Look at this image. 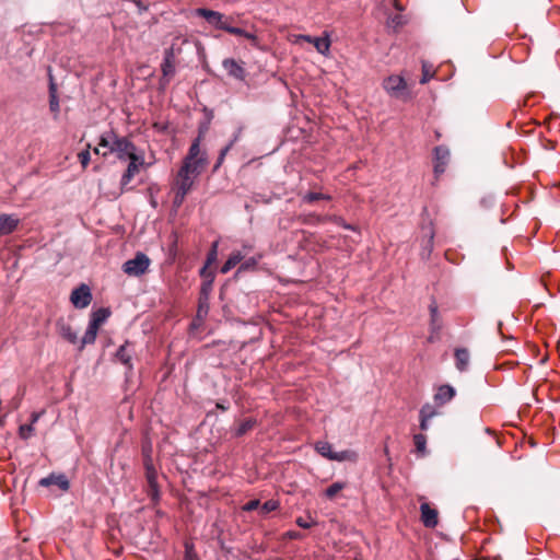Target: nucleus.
<instances>
[{
	"mask_svg": "<svg viewBox=\"0 0 560 560\" xmlns=\"http://www.w3.org/2000/svg\"><path fill=\"white\" fill-rule=\"evenodd\" d=\"M206 164L207 156L200 150V137H198L191 143L172 184V189L175 192L173 203L176 208L183 205L187 194L191 190L195 180L200 175Z\"/></svg>",
	"mask_w": 560,
	"mask_h": 560,
	"instance_id": "nucleus-1",
	"label": "nucleus"
},
{
	"mask_svg": "<svg viewBox=\"0 0 560 560\" xmlns=\"http://www.w3.org/2000/svg\"><path fill=\"white\" fill-rule=\"evenodd\" d=\"M384 91L394 98L408 100L410 97V89L402 75L390 74L382 82Z\"/></svg>",
	"mask_w": 560,
	"mask_h": 560,
	"instance_id": "nucleus-2",
	"label": "nucleus"
},
{
	"mask_svg": "<svg viewBox=\"0 0 560 560\" xmlns=\"http://www.w3.org/2000/svg\"><path fill=\"white\" fill-rule=\"evenodd\" d=\"M315 450L318 454L329 460L336 462H357L358 454L354 451L346 450L341 452H334L330 443L326 441H318L315 444Z\"/></svg>",
	"mask_w": 560,
	"mask_h": 560,
	"instance_id": "nucleus-3",
	"label": "nucleus"
},
{
	"mask_svg": "<svg viewBox=\"0 0 560 560\" xmlns=\"http://www.w3.org/2000/svg\"><path fill=\"white\" fill-rule=\"evenodd\" d=\"M151 260L141 252H138L132 259L124 262L122 271L129 277H141L149 270Z\"/></svg>",
	"mask_w": 560,
	"mask_h": 560,
	"instance_id": "nucleus-4",
	"label": "nucleus"
},
{
	"mask_svg": "<svg viewBox=\"0 0 560 560\" xmlns=\"http://www.w3.org/2000/svg\"><path fill=\"white\" fill-rule=\"evenodd\" d=\"M195 14L203 18L209 24L222 31H226L229 23L232 22V18H226L221 12L210 9H196Z\"/></svg>",
	"mask_w": 560,
	"mask_h": 560,
	"instance_id": "nucleus-5",
	"label": "nucleus"
},
{
	"mask_svg": "<svg viewBox=\"0 0 560 560\" xmlns=\"http://www.w3.org/2000/svg\"><path fill=\"white\" fill-rule=\"evenodd\" d=\"M110 153H116L119 160L131 159L138 154L136 145L126 137H118L113 140Z\"/></svg>",
	"mask_w": 560,
	"mask_h": 560,
	"instance_id": "nucleus-6",
	"label": "nucleus"
},
{
	"mask_svg": "<svg viewBox=\"0 0 560 560\" xmlns=\"http://www.w3.org/2000/svg\"><path fill=\"white\" fill-rule=\"evenodd\" d=\"M301 247L312 254H319L328 249L327 241L315 233L303 232Z\"/></svg>",
	"mask_w": 560,
	"mask_h": 560,
	"instance_id": "nucleus-7",
	"label": "nucleus"
},
{
	"mask_svg": "<svg viewBox=\"0 0 560 560\" xmlns=\"http://www.w3.org/2000/svg\"><path fill=\"white\" fill-rule=\"evenodd\" d=\"M92 301L91 289L86 284L75 288L70 295V302L75 308H85Z\"/></svg>",
	"mask_w": 560,
	"mask_h": 560,
	"instance_id": "nucleus-8",
	"label": "nucleus"
},
{
	"mask_svg": "<svg viewBox=\"0 0 560 560\" xmlns=\"http://www.w3.org/2000/svg\"><path fill=\"white\" fill-rule=\"evenodd\" d=\"M222 67L231 78L245 81L247 72L243 61H238L234 58H225L222 61Z\"/></svg>",
	"mask_w": 560,
	"mask_h": 560,
	"instance_id": "nucleus-9",
	"label": "nucleus"
},
{
	"mask_svg": "<svg viewBox=\"0 0 560 560\" xmlns=\"http://www.w3.org/2000/svg\"><path fill=\"white\" fill-rule=\"evenodd\" d=\"M143 164H144L143 154H136V155H132L131 159H129V164L127 166V170L121 177V186L122 187L127 186L131 182V179L135 177V175L139 173L140 167Z\"/></svg>",
	"mask_w": 560,
	"mask_h": 560,
	"instance_id": "nucleus-10",
	"label": "nucleus"
},
{
	"mask_svg": "<svg viewBox=\"0 0 560 560\" xmlns=\"http://www.w3.org/2000/svg\"><path fill=\"white\" fill-rule=\"evenodd\" d=\"M421 522L428 528H434L439 523V513L435 509L431 508L429 503L424 502L420 505Z\"/></svg>",
	"mask_w": 560,
	"mask_h": 560,
	"instance_id": "nucleus-11",
	"label": "nucleus"
},
{
	"mask_svg": "<svg viewBox=\"0 0 560 560\" xmlns=\"http://www.w3.org/2000/svg\"><path fill=\"white\" fill-rule=\"evenodd\" d=\"M450 159V151L444 147H436L434 150V172L436 175L444 173Z\"/></svg>",
	"mask_w": 560,
	"mask_h": 560,
	"instance_id": "nucleus-12",
	"label": "nucleus"
},
{
	"mask_svg": "<svg viewBox=\"0 0 560 560\" xmlns=\"http://www.w3.org/2000/svg\"><path fill=\"white\" fill-rule=\"evenodd\" d=\"M20 223V219L14 214H0V236L14 232Z\"/></svg>",
	"mask_w": 560,
	"mask_h": 560,
	"instance_id": "nucleus-13",
	"label": "nucleus"
},
{
	"mask_svg": "<svg viewBox=\"0 0 560 560\" xmlns=\"http://www.w3.org/2000/svg\"><path fill=\"white\" fill-rule=\"evenodd\" d=\"M312 45L315 47L318 54L324 57L330 56L331 39L329 32H323V35L312 40Z\"/></svg>",
	"mask_w": 560,
	"mask_h": 560,
	"instance_id": "nucleus-14",
	"label": "nucleus"
},
{
	"mask_svg": "<svg viewBox=\"0 0 560 560\" xmlns=\"http://www.w3.org/2000/svg\"><path fill=\"white\" fill-rule=\"evenodd\" d=\"M455 396V389L451 385H441L436 388L434 394V402L438 406H443L450 402Z\"/></svg>",
	"mask_w": 560,
	"mask_h": 560,
	"instance_id": "nucleus-15",
	"label": "nucleus"
},
{
	"mask_svg": "<svg viewBox=\"0 0 560 560\" xmlns=\"http://www.w3.org/2000/svg\"><path fill=\"white\" fill-rule=\"evenodd\" d=\"M438 415L436 408L431 404H424L419 412L420 429L427 431L429 429V421Z\"/></svg>",
	"mask_w": 560,
	"mask_h": 560,
	"instance_id": "nucleus-16",
	"label": "nucleus"
},
{
	"mask_svg": "<svg viewBox=\"0 0 560 560\" xmlns=\"http://www.w3.org/2000/svg\"><path fill=\"white\" fill-rule=\"evenodd\" d=\"M225 32L229 33V34L235 35V36H241V37L246 38L256 48L260 47L259 46V38L257 37V35L255 33L248 32V31H246L244 28H241V27L233 26L231 24V22L229 23L228 28H226Z\"/></svg>",
	"mask_w": 560,
	"mask_h": 560,
	"instance_id": "nucleus-17",
	"label": "nucleus"
},
{
	"mask_svg": "<svg viewBox=\"0 0 560 560\" xmlns=\"http://www.w3.org/2000/svg\"><path fill=\"white\" fill-rule=\"evenodd\" d=\"M163 77L172 78L175 74V58L174 50L170 48L165 51V57L161 66Z\"/></svg>",
	"mask_w": 560,
	"mask_h": 560,
	"instance_id": "nucleus-18",
	"label": "nucleus"
},
{
	"mask_svg": "<svg viewBox=\"0 0 560 560\" xmlns=\"http://www.w3.org/2000/svg\"><path fill=\"white\" fill-rule=\"evenodd\" d=\"M59 335L68 342L75 345L78 342V335L72 327L63 322L57 324Z\"/></svg>",
	"mask_w": 560,
	"mask_h": 560,
	"instance_id": "nucleus-19",
	"label": "nucleus"
},
{
	"mask_svg": "<svg viewBox=\"0 0 560 560\" xmlns=\"http://www.w3.org/2000/svg\"><path fill=\"white\" fill-rule=\"evenodd\" d=\"M110 316V311L108 308H98L91 314V319L89 325L100 329V327L106 322V319Z\"/></svg>",
	"mask_w": 560,
	"mask_h": 560,
	"instance_id": "nucleus-20",
	"label": "nucleus"
},
{
	"mask_svg": "<svg viewBox=\"0 0 560 560\" xmlns=\"http://www.w3.org/2000/svg\"><path fill=\"white\" fill-rule=\"evenodd\" d=\"M39 485L45 487H48L50 485H57L62 490H67L69 488V481L63 475H50L46 478L40 479Z\"/></svg>",
	"mask_w": 560,
	"mask_h": 560,
	"instance_id": "nucleus-21",
	"label": "nucleus"
},
{
	"mask_svg": "<svg viewBox=\"0 0 560 560\" xmlns=\"http://www.w3.org/2000/svg\"><path fill=\"white\" fill-rule=\"evenodd\" d=\"M429 311H430V326H431V331L433 334H438L442 327V320H441V317H440V314H439V310H438V305L435 302H432L429 306Z\"/></svg>",
	"mask_w": 560,
	"mask_h": 560,
	"instance_id": "nucleus-22",
	"label": "nucleus"
},
{
	"mask_svg": "<svg viewBox=\"0 0 560 560\" xmlns=\"http://www.w3.org/2000/svg\"><path fill=\"white\" fill-rule=\"evenodd\" d=\"M144 467H145V477L148 481L149 488H154L155 485H158V472L156 469L153 466V463L149 455L147 456L144 460Z\"/></svg>",
	"mask_w": 560,
	"mask_h": 560,
	"instance_id": "nucleus-23",
	"label": "nucleus"
},
{
	"mask_svg": "<svg viewBox=\"0 0 560 560\" xmlns=\"http://www.w3.org/2000/svg\"><path fill=\"white\" fill-rule=\"evenodd\" d=\"M456 368L459 371H465L469 363V352L465 348H458L455 350Z\"/></svg>",
	"mask_w": 560,
	"mask_h": 560,
	"instance_id": "nucleus-24",
	"label": "nucleus"
},
{
	"mask_svg": "<svg viewBox=\"0 0 560 560\" xmlns=\"http://www.w3.org/2000/svg\"><path fill=\"white\" fill-rule=\"evenodd\" d=\"M244 258V255L241 252H233L228 260L221 267L222 273H228L231 269H233L236 265H238Z\"/></svg>",
	"mask_w": 560,
	"mask_h": 560,
	"instance_id": "nucleus-25",
	"label": "nucleus"
},
{
	"mask_svg": "<svg viewBox=\"0 0 560 560\" xmlns=\"http://www.w3.org/2000/svg\"><path fill=\"white\" fill-rule=\"evenodd\" d=\"M413 444L419 455L423 456L427 453V436L422 433L413 435Z\"/></svg>",
	"mask_w": 560,
	"mask_h": 560,
	"instance_id": "nucleus-26",
	"label": "nucleus"
},
{
	"mask_svg": "<svg viewBox=\"0 0 560 560\" xmlns=\"http://www.w3.org/2000/svg\"><path fill=\"white\" fill-rule=\"evenodd\" d=\"M127 348L128 342L120 346L119 349L117 350L116 357L122 364L131 369V354L128 352Z\"/></svg>",
	"mask_w": 560,
	"mask_h": 560,
	"instance_id": "nucleus-27",
	"label": "nucleus"
},
{
	"mask_svg": "<svg viewBox=\"0 0 560 560\" xmlns=\"http://www.w3.org/2000/svg\"><path fill=\"white\" fill-rule=\"evenodd\" d=\"M115 138H118L113 131L103 133L98 141V147L107 148L108 152H103V156H107L108 153H110V145L113 143V140Z\"/></svg>",
	"mask_w": 560,
	"mask_h": 560,
	"instance_id": "nucleus-28",
	"label": "nucleus"
},
{
	"mask_svg": "<svg viewBox=\"0 0 560 560\" xmlns=\"http://www.w3.org/2000/svg\"><path fill=\"white\" fill-rule=\"evenodd\" d=\"M330 199H331V197L329 195L322 194V192H313V191H310L302 197V201L304 203H313L317 200H330Z\"/></svg>",
	"mask_w": 560,
	"mask_h": 560,
	"instance_id": "nucleus-29",
	"label": "nucleus"
},
{
	"mask_svg": "<svg viewBox=\"0 0 560 560\" xmlns=\"http://www.w3.org/2000/svg\"><path fill=\"white\" fill-rule=\"evenodd\" d=\"M98 329L89 325L88 329L82 338V345L81 348H83L85 345L94 343L96 336H97Z\"/></svg>",
	"mask_w": 560,
	"mask_h": 560,
	"instance_id": "nucleus-30",
	"label": "nucleus"
},
{
	"mask_svg": "<svg viewBox=\"0 0 560 560\" xmlns=\"http://www.w3.org/2000/svg\"><path fill=\"white\" fill-rule=\"evenodd\" d=\"M346 488V482H341V481H337V482H334L332 485H330L326 490H325V495L328 498V499H334L341 490H343Z\"/></svg>",
	"mask_w": 560,
	"mask_h": 560,
	"instance_id": "nucleus-31",
	"label": "nucleus"
},
{
	"mask_svg": "<svg viewBox=\"0 0 560 560\" xmlns=\"http://www.w3.org/2000/svg\"><path fill=\"white\" fill-rule=\"evenodd\" d=\"M301 221L306 224H319V223L329 221V215H319V214L312 213V214L303 217Z\"/></svg>",
	"mask_w": 560,
	"mask_h": 560,
	"instance_id": "nucleus-32",
	"label": "nucleus"
},
{
	"mask_svg": "<svg viewBox=\"0 0 560 560\" xmlns=\"http://www.w3.org/2000/svg\"><path fill=\"white\" fill-rule=\"evenodd\" d=\"M213 280H214V275L213 272H210L209 273V280H206L203 283H202V287H201V298H200V301L201 300H205L207 301L208 300V296L212 290V284H213Z\"/></svg>",
	"mask_w": 560,
	"mask_h": 560,
	"instance_id": "nucleus-33",
	"label": "nucleus"
},
{
	"mask_svg": "<svg viewBox=\"0 0 560 560\" xmlns=\"http://www.w3.org/2000/svg\"><path fill=\"white\" fill-rule=\"evenodd\" d=\"M262 258V255H258L257 257H250L248 259H246L243 264H241L240 268H238V272H242V271H247V270H253L256 268L258 261Z\"/></svg>",
	"mask_w": 560,
	"mask_h": 560,
	"instance_id": "nucleus-34",
	"label": "nucleus"
},
{
	"mask_svg": "<svg viewBox=\"0 0 560 560\" xmlns=\"http://www.w3.org/2000/svg\"><path fill=\"white\" fill-rule=\"evenodd\" d=\"M435 71L433 67L427 62L422 63V77L420 79L421 84H425L434 77Z\"/></svg>",
	"mask_w": 560,
	"mask_h": 560,
	"instance_id": "nucleus-35",
	"label": "nucleus"
},
{
	"mask_svg": "<svg viewBox=\"0 0 560 560\" xmlns=\"http://www.w3.org/2000/svg\"><path fill=\"white\" fill-rule=\"evenodd\" d=\"M255 423L256 422L253 419L244 420L243 422L240 423V425L236 430V435L241 436V435L245 434L246 432H248L249 430H252L255 427Z\"/></svg>",
	"mask_w": 560,
	"mask_h": 560,
	"instance_id": "nucleus-36",
	"label": "nucleus"
},
{
	"mask_svg": "<svg viewBox=\"0 0 560 560\" xmlns=\"http://www.w3.org/2000/svg\"><path fill=\"white\" fill-rule=\"evenodd\" d=\"M279 501L268 500L260 506V513L266 515L272 511H276L279 508Z\"/></svg>",
	"mask_w": 560,
	"mask_h": 560,
	"instance_id": "nucleus-37",
	"label": "nucleus"
},
{
	"mask_svg": "<svg viewBox=\"0 0 560 560\" xmlns=\"http://www.w3.org/2000/svg\"><path fill=\"white\" fill-rule=\"evenodd\" d=\"M49 106H50V110L51 112H54L56 114L59 112V101H58V97H57V94H56V89H55L54 84L50 85Z\"/></svg>",
	"mask_w": 560,
	"mask_h": 560,
	"instance_id": "nucleus-38",
	"label": "nucleus"
},
{
	"mask_svg": "<svg viewBox=\"0 0 560 560\" xmlns=\"http://www.w3.org/2000/svg\"><path fill=\"white\" fill-rule=\"evenodd\" d=\"M329 221L335 222L336 224L342 226L346 230L358 231V229L354 225L347 223L341 217L329 215Z\"/></svg>",
	"mask_w": 560,
	"mask_h": 560,
	"instance_id": "nucleus-39",
	"label": "nucleus"
},
{
	"mask_svg": "<svg viewBox=\"0 0 560 560\" xmlns=\"http://www.w3.org/2000/svg\"><path fill=\"white\" fill-rule=\"evenodd\" d=\"M316 37H313L311 35L305 34H294L290 37V40L293 44H299L301 40L312 44V40H314Z\"/></svg>",
	"mask_w": 560,
	"mask_h": 560,
	"instance_id": "nucleus-40",
	"label": "nucleus"
},
{
	"mask_svg": "<svg viewBox=\"0 0 560 560\" xmlns=\"http://www.w3.org/2000/svg\"><path fill=\"white\" fill-rule=\"evenodd\" d=\"M233 147V142L229 143L225 148H223L219 154V158H218V161H217V164L214 165V171H217L223 163L226 154L229 153V151L232 149Z\"/></svg>",
	"mask_w": 560,
	"mask_h": 560,
	"instance_id": "nucleus-41",
	"label": "nucleus"
},
{
	"mask_svg": "<svg viewBox=\"0 0 560 560\" xmlns=\"http://www.w3.org/2000/svg\"><path fill=\"white\" fill-rule=\"evenodd\" d=\"M233 147V142L229 143L225 148H223L219 154V158H218V161H217V164L214 165V171H217L223 163L226 154L229 153V151L232 149Z\"/></svg>",
	"mask_w": 560,
	"mask_h": 560,
	"instance_id": "nucleus-42",
	"label": "nucleus"
},
{
	"mask_svg": "<svg viewBox=\"0 0 560 560\" xmlns=\"http://www.w3.org/2000/svg\"><path fill=\"white\" fill-rule=\"evenodd\" d=\"M233 147V142L229 143L225 148H223L219 154V158H218V161H217V164L214 165V171H217L223 163L226 154L229 153V151L232 149Z\"/></svg>",
	"mask_w": 560,
	"mask_h": 560,
	"instance_id": "nucleus-43",
	"label": "nucleus"
},
{
	"mask_svg": "<svg viewBox=\"0 0 560 560\" xmlns=\"http://www.w3.org/2000/svg\"><path fill=\"white\" fill-rule=\"evenodd\" d=\"M233 147V142L229 143L225 148H223L219 154V158H218V161H217V164L214 165V171H217L223 163L226 154L229 153V151L232 149Z\"/></svg>",
	"mask_w": 560,
	"mask_h": 560,
	"instance_id": "nucleus-44",
	"label": "nucleus"
},
{
	"mask_svg": "<svg viewBox=\"0 0 560 560\" xmlns=\"http://www.w3.org/2000/svg\"><path fill=\"white\" fill-rule=\"evenodd\" d=\"M34 428L33 424H23L19 429V434L22 439L26 440L33 434Z\"/></svg>",
	"mask_w": 560,
	"mask_h": 560,
	"instance_id": "nucleus-45",
	"label": "nucleus"
},
{
	"mask_svg": "<svg viewBox=\"0 0 560 560\" xmlns=\"http://www.w3.org/2000/svg\"><path fill=\"white\" fill-rule=\"evenodd\" d=\"M283 538L289 540H301L304 538V535L296 530H289L283 534Z\"/></svg>",
	"mask_w": 560,
	"mask_h": 560,
	"instance_id": "nucleus-46",
	"label": "nucleus"
},
{
	"mask_svg": "<svg viewBox=\"0 0 560 560\" xmlns=\"http://www.w3.org/2000/svg\"><path fill=\"white\" fill-rule=\"evenodd\" d=\"M78 158L80 160V163L82 164V167L85 168L90 163V151L89 149L80 152L78 154Z\"/></svg>",
	"mask_w": 560,
	"mask_h": 560,
	"instance_id": "nucleus-47",
	"label": "nucleus"
},
{
	"mask_svg": "<svg viewBox=\"0 0 560 560\" xmlns=\"http://www.w3.org/2000/svg\"><path fill=\"white\" fill-rule=\"evenodd\" d=\"M217 248H218V243L215 242V243H213L211 250L208 253L207 262H206L207 265H212L215 261L217 255H218Z\"/></svg>",
	"mask_w": 560,
	"mask_h": 560,
	"instance_id": "nucleus-48",
	"label": "nucleus"
},
{
	"mask_svg": "<svg viewBox=\"0 0 560 560\" xmlns=\"http://www.w3.org/2000/svg\"><path fill=\"white\" fill-rule=\"evenodd\" d=\"M259 506H260L259 500L255 499V500L248 501L246 504L243 505L242 509H243V511L250 512V511L258 509Z\"/></svg>",
	"mask_w": 560,
	"mask_h": 560,
	"instance_id": "nucleus-49",
	"label": "nucleus"
},
{
	"mask_svg": "<svg viewBox=\"0 0 560 560\" xmlns=\"http://www.w3.org/2000/svg\"><path fill=\"white\" fill-rule=\"evenodd\" d=\"M148 495L154 501L158 502L160 499V490L159 485H155L154 488L148 489Z\"/></svg>",
	"mask_w": 560,
	"mask_h": 560,
	"instance_id": "nucleus-50",
	"label": "nucleus"
},
{
	"mask_svg": "<svg viewBox=\"0 0 560 560\" xmlns=\"http://www.w3.org/2000/svg\"><path fill=\"white\" fill-rule=\"evenodd\" d=\"M295 523L298 526L305 528V529L311 528L315 524V522H307L303 517H298L295 520Z\"/></svg>",
	"mask_w": 560,
	"mask_h": 560,
	"instance_id": "nucleus-51",
	"label": "nucleus"
},
{
	"mask_svg": "<svg viewBox=\"0 0 560 560\" xmlns=\"http://www.w3.org/2000/svg\"><path fill=\"white\" fill-rule=\"evenodd\" d=\"M209 266H210V265H207V264H206V265L202 267V269L200 270V276H201V277H203V278H205V279H207V280H209V273L211 272V271H208V267H209Z\"/></svg>",
	"mask_w": 560,
	"mask_h": 560,
	"instance_id": "nucleus-52",
	"label": "nucleus"
},
{
	"mask_svg": "<svg viewBox=\"0 0 560 560\" xmlns=\"http://www.w3.org/2000/svg\"><path fill=\"white\" fill-rule=\"evenodd\" d=\"M39 417H40V413H39V412H34V413H32V417H31V423H32V424H34L35 422H37V421H38V419H39Z\"/></svg>",
	"mask_w": 560,
	"mask_h": 560,
	"instance_id": "nucleus-53",
	"label": "nucleus"
},
{
	"mask_svg": "<svg viewBox=\"0 0 560 560\" xmlns=\"http://www.w3.org/2000/svg\"><path fill=\"white\" fill-rule=\"evenodd\" d=\"M394 7H395L398 11H402V10H404V7L400 4V0H394Z\"/></svg>",
	"mask_w": 560,
	"mask_h": 560,
	"instance_id": "nucleus-54",
	"label": "nucleus"
},
{
	"mask_svg": "<svg viewBox=\"0 0 560 560\" xmlns=\"http://www.w3.org/2000/svg\"><path fill=\"white\" fill-rule=\"evenodd\" d=\"M252 248H253V247H252L250 245H244V249H245V250H252Z\"/></svg>",
	"mask_w": 560,
	"mask_h": 560,
	"instance_id": "nucleus-55",
	"label": "nucleus"
},
{
	"mask_svg": "<svg viewBox=\"0 0 560 560\" xmlns=\"http://www.w3.org/2000/svg\"><path fill=\"white\" fill-rule=\"evenodd\" d=\"M217 407L222 409V410H225V407L223 405L218 404Z\"/></svg>",
	"mask_w": 560,
	"mask_h": 560,
	"instance_id": "nucleus-56",
	"label": "nucleus"
},
{
	"mask_svg": "<svg viewBox=\"0 0 560 560\" xmlns=\"http://www.w3.org/2000/svg\"><path fill=\"white\" fill-rule=\"evenodd\" d=\"M94 152H95L96 154H98V153H100V149H98V148H95V149H94Z\"/></svg>",
	"mask_w": 560,
	"mask_h": 560,
	"instance_id": "nucleus-57",
	"label": "nucleus"
},
{
	"mask_svg": "<svg viewBox=\"0 0 560 560\" xmlns=\"http://www.w3.org/2000/svg\"><path fill=\"white\" fill-rule=\"evenodd\" d=\"M186 558L190 560V553H189V551H187V553H186Z\"/></svg>",
	"mask_w": 560,
	"mask_h": 560,
	"instance_id": "nucleus-58",
	"label": "nucleus"
},
{
	"mask_svg": "<svg viewBox=\"0 0 560 560\" xmlns=\"http://www.w3.org/2000/svg\"><path fill=\"white\" fill-rule=\"evenodd\" d=\"M152 206L156 207V202L154 200H152Z\"/></svg>",
	"mask_w": 560,
	"mask_h": 560,
	"instance_id": "nucleus-59",
	"label": "nucleus"
}]
</instances>
